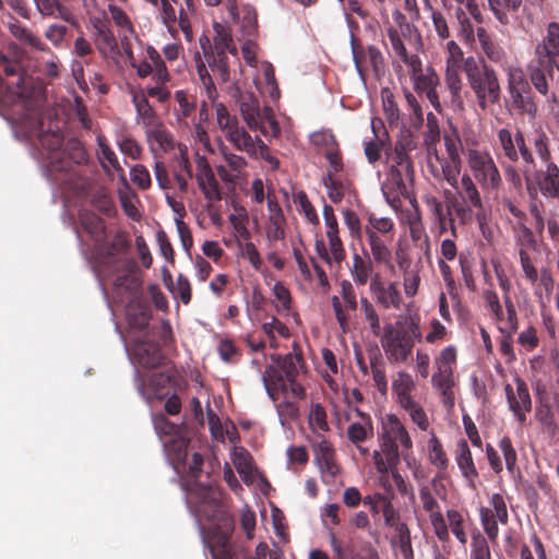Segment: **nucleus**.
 Here are the masks:
<instances>
[{"instance_id": "30", "label": "nucleus", "mask_w": 559, "mask_h": 559, "mask_svg": "<svg viewBox=\"0 0 559 559\" xmlns=\"http://www.w3.org/2000/svg\"><path fill=\"white\" fill-rule=\"evenodd\" d=\"M512 106L521 114L526 115L530 119H535L538 115V105L532 96V91H516L509 93Z\"/></svg>"}, {"instance_id": "19", "label": "nucleus", "mask_w": 559, "mask_h": 559, "mask_svg": "<svg viewBox=\"0 0 559 559\" xmlns=\"http://www.w3.org/2000/svg\"><path fill=\"white\" fill-rule=\"evenodd\" d=\"M388 162L390 163L389 181L399 192H402L406 188L404 180L413 177V162L409 155L395 150L388 153Z\"/></svg>"}, {"instance_id": "50", "label": "nucleus", "mask_w": 559, "mask_h": 559, "mask_svg": "<svg viewBox=\"0 0 559 559\" xmlns=\"http://www.w3.org/2000/svg\"><path fill=\"white\" fill-rule=\"evenodd\" d=\"M397 545L403 559H414L411 531L405 523L397 526Z\"/></svg>"}, {"instance_id": "37", "label": "nucleus", "mask_w": 559, "mask_h": 559, "mask_svg": "<svg viewBox=\"0 0 559 559\" xmlns=\"http://www.w3.org/2000/svg\"><path fill=\"white\" fill-rule=\"evenodd\" d=\"M348 440L354 444L358 445L362 442L373 438L374 429L373 423H356L352 421L346 430Z\"/></svg>"}, {"instance_id": "46", "label": "nucleus", "mask_w": 559, "mask_h": 559, "mask_svg": "<svg viewBox=\"0 0 559 559\" xmlns=\"http://www.w3.org/2000/svg\"><path fill=\"white\" fill-rule=\"evenodd\" d=\"M133 104L136 109L138 117L143 120L145 126L153 127L155 124V114L143 93L133 94Z\"/></svg>"}, {"instance_id": "21", "label": "nucleus", "mask_w": 559, "mask_h": 559, "mask_svg": "<svg viewBox=\"0 0 559 559\" xmlns=\"http://www.w3.org/2000/svg\"><path fill=\"white\" fill-rule=\"evenodd\" d=\"M179 435L180 430L177 427V474L182 473L187 477L199 478L204 462L203 455L188 445L181 450L179 443H185V440H180Z\"/></svg>"}, {"instance_id": "4", "label": "nucleus", "mask_w": 559, "mask_h": 559, "mask_svg": "<svg viewBox=\"0 0 559 559\" xmlns=\"http://www.w3.org/2000/svg\"><path fill=\"white\" fill-rule=\"evenodd\" d=\"M413 449L412 438L395 414H388L381 425L379 450H374L372 459L378 473L388 474L397 467L401 456L407 460Z\"/></svg>"}, {"instance_id": "9", "label": "nucleus", "mask_w": 559, "mask_h": 559, "mask_svg": "<svg viewBox=\"0 0 559 559\" xmlns=\"http://www.w3.org/2000/svg\"><path fill=\"white\" fill-rule=\"evenodd\" d=\"M177 147L179 150V156H177V186L179 189L186 190L187 180L193 176L190 163V153H192L195 160V178L204 198L209 202L221 201L222 192L219 185L206 158L198 152H190L187 146L178 144Z\"/></svg>"}, {"instance_id": "49", "label": "nucleus", "mask_w": 559, "mask_h": 559, "mask_svg": "<svg viewBox=\"0 0 559 559\" xmlns=\"http://www.w3.org/2000/svg\"><path fill=\"white\" fill-rule=\"evenodd\" d=\"M388 37L392 47L393 52L408 67L411 60L419 59L417 55H408L407 49L396 29L390 28L388 31Z\"/></svg>"}, {"instance_id": "59", "label": "nucleus", "mask_w": 559, "mask_h": 559, "mask_svg": "<svg viewBox=\"0 0 559 559\" xmlns=\"http://www.w3.org/2000/svg\"><path fill=\"white\" fill-rule=\"evenodd\" d=\"M210 551L213 559H234L231 546L226 535L218 536L216 545H212Z\"/></svg>"}, {"instance_id": "27", "label": "nucleus", "mask_w": 559, "mask_h": 559, "mask_svg": "<svg viewBox=\"0 0 559 559\" xmlns=\"http://www.w3.org/2000/svg\"><path fill=\"white\" fill-rule=\"evenodd\" d=\"M455 461L462 473V475L473 481L477 476L478 472L473 461L472 452L466 440H459L455 449Z\"/></svg>"}, {"instance_id": "41", "label": "nucleus", "mask_w": 559, "mask_h": 559, "mask_svg": "<svg viewBox=\"0 0 559 559\" xmlns=\"http://www.w3.org/2000/svg\"><path fill=\"white\" fill-rule=\"evenodd\" d=\"M350 273L356 284L366 285L373 273L372 263L364 260L360 255L355 254L353 258V269Z\"/></svg>"}, {"instance_id": "53", "label": "nucleus", "mask_w": 559, "mask_h": 559, "mask_svg": "<svg viewBox=\"0 0 559 559\" xmlns=\"http://www.w3.org/2000/svg\"><path fill=\"white\" fill-rule=\"evenodd\" d=\"M469 559H491L488 542L479 533L472 536Z\"/></svg>"}, {"instance_id": "15", "label": "nucleus", "mask_w": 559, "mask_h": 559, "mask_svg": "<svg viewBox=\"0 0 559 559\" xmlns=\"http://www.w3.org/2000/svg\"><path fill=\"white\" fill-rule=\"evenodd\" d=\"M408 68L415 91L419 94H424L433 108L439 111L441 109L437 93L439 78L436 71L430 67L423 69L420 58L411 60Z\"/></svg>"}, {"instance_id": "32", "label": "nucleus", "mask_w": 559, "mask_h": 559, "mask_svg": "<svg viewBox=\"0 0 559 559\" xmlns=\"http://www.w3.org/2000/svg\"><path fill=\"white\" fill-rule=\"evenodd\" d=\"M37 11L47 17L61 19L66 22H72L71 11L58 0H33Z\"/></svg>"}, {"instance_id": "64", "label": "nucleus", "mask_w": 559, "mask_h": 559, "mask_svg": "<svg viewBox=\"0 0 559 559\" xmlns=\"http://www.w3.org/2000/svg\"><path fill=\"white\" fill-rule=\"evenodd\" d=\"M456 360V350L453 346H448L441 350L435 362L437 369L453 370Z\"/></svg>"}, {"instance_id": "2", "label": "nucleus", "mask_w": 559, "mask_h": 559, "mask_svg": "<svg viewBox=\"0 0 559 559\" xmlns=\"http://www.w3.org/2000/svg\"><path fill=\"white\" fill-rule=\"evenodd\" d=\"M81 225L95 242L97 265L100 272L105 276H115L116 288L129 293L135 292L140 285L135 273L136 264L121 258L128 247L124 237L117 234L110 242H107L104 221L94 214L82 215Z\"/></svg>"}, {"instance_id": "31", "label": "nucleus", "mask_w": 559, "mask_h": 559, "mask_svg": "<svg viewBox=\"0 0 559 559\" xmlns=\"http://www.w3.org/2000/svg\"><path fill=\"white\" fill-rule=\"evenodd\" d=\"M214 37H213V51L214 55H227V52L236 56L237 48L233 41L231 34L227 27L219 23L213 25Z\"/></svg>"}, {"instance_id": "18", "label": "nucleus", "mask_w": 559, "mask_h": 559, "mask_svg": "<svg viewBox=\"0 0 559 559\" xmlns=\"http://www.w3.org/2000/svg\"><path fill=\"white\" fill-rule=\"evenodd\" d=\"M314 462L320 469L322 480L332 483L340 468L335 462V451L332 444L323 437L313 444Z\"/></svg>"}, {"instance_id": "24", "label": "nucleus", "mask_w": 559, "mask_h": 559, "mask_svg": "<svg viewBox=\"0 0 559 559\" xmlns=\"http://www.w3.org/2000/svg\"><path fill=\"white\" fill-rule=\"evenodd\" d=\"M155 431L163 444L164 453L169 465L175 467V424L164 414L153 417Z\"/></svg>"}, {"instance_id": "45", "label": "nucleus", "mask_w": 559, "mask_h": 559, "mask_svg": "<svg viewBox=\"0 0 559 559\" xmlns=\"http://www.w3.org/2000/svg\"><path fill=\"white\" fill-rule=\"evenodd\" d=\"M207 63L215 79H219L222 82H227L229 80L227 55L211 53L207 57Z\"/></svg>"}, {"instance_id": "29", "label": "nucleus", "mask_w": 559, "mask_h": 559, "mask_svg": "<svg viewBox=\"0 0 559 559\" xmlns=\"http://www.w3.org/2000/svg\"><path fill=\"white\" fill-rule=\"evenodd\" d=\"M8 28L12 36L22 44H25L38 51L49 50L46 44L43 43L38 36L34 35L31 29L22 25L17 20L12 19V22L8 24Z\"/></svg>"}, {"instance_id": "28", "label": "nucleus", "mask_w": 559, "mask_h": 559, "mask_svg": "<svg viewBox=\"0 0 559 559\" xmlns=\"http://www.w3.org/2000/svg\"><path fill=\"white\" fill-rule=\"evenodd\" d=\"M416 384L413 377L405 372L399 371L392 381V392L395 402L401 405L407 401L413 400L412 392L415 390Z\"/></svg>"}, {"instance_id": "47", "label": "nucleus", "mask_w": 559, "mask_h": 559, "mask_svg": "<svg viewBox=\"0 0 559 559\" xmlns=\"http://www.w3.org/2000/svg\"><path fill=\"white\" fill-rule=\"evenodd\" d=\"M285 224L284 217H267L265 233L270 246L275 247V242L285 239Z\"/></svg>"}, {"instance_id": "54", "label": "nucleus", "mask_w": 559, "mask_h": 559, "mask_svg": "<svg viewBox=\"0 0 559 559\" xmlns=\"http://www.w3.org/2000/svg\"><path fill=\"white\" fill-rule=\"evenodd\" d=\"M533 145L536 154L544 164L551 163L549 140L547 134L542 129L535 131Z\"/></svg>"}, {"instance_id": "13", "label": "nucleus", "mask_w": 559, "mask_h": 559, "mask_svg": "<svg viewBox=\"0 0 559 559\" xmlns=\"http://www.w3.org/2000/svg\"><path fill=\"white\" fill-rule=\"evenodd\" d=\"M526 190L531 198H537L540 192L546 198H559V167L554 163L545 164V168L538 171L523 169Z\"/></svg>"}, {"instance_id": "60", "label": "nucleus", "mask_w": 559, "mask_h": 559, "mask_svg": "<svg viewBox=\"0 0 559 559\" xmlns=\"http://www.w3.org/2000/svg\"><path fill=\"white\" fill-rule=\"evenodd\" d=\"M427 8L431 13V20L433 23V27L436 33L441 39H447L450 36V31L448 26V22L442 12L435 10L430 3L426 2Z\"/></svg>"}, {"instance_id": "51", "label": "nucleus", "mask_w": 559, "mask_h": 559, "mask_svg": "<svg viewBox=\"0 0 559 559\" xmlns=\"http://www.w3.org/2000/svg\"><path fill=\"white\" fill-rule=\"evenodd\" d=\"M360 309L364 312L366 321L369 323L373 335L378 336L381 331L380 318L374 306L366 297L360 298Z\"/></svg>"}, {"instance_id": "23", "label": "nucleus", "mask_w": 559, "mask_h": 559, "mask_svg": "<svg viewBox=\"0 0 559 559\" xmlns=\"http://www.w3.org/2000/svg\"><path fill=\"white\" fill-rule=\"evenodd\" d=\"M506 394L510 409L518 420L523 424L526 420V413L531 411L532 401L526 383L516 379V391L510 384L506 385Z\"/></svg>"}, {"instance_id": "57", "label": "nucleus", "mask_w": 559, "mask_h": 559, "mask_svg": "<svg viewBox=\"0 0 559 559\" xmlns=\"http://www.w3.org/2000/svg\"><path fill=\"white\" fill-rule=\"evenodd\" d=\"M219 358L228 364L238 361L240 352L229 338H222L217 346Z\"/></svg>"}, {"instance_id": "10", "label": "nucleus", "mask_w": 559, "mask_h": 559, "mask_svg": "<svg viewBox=\"0 0 559 559\" xmlns=\"http://www.w3.org/2000/svg\"><path fill=\"white\" fill-rule=\"evenodd\" d=\"M127 55L131 67L136 69V73L140 78H146L153 74V80L156 82V85L147 88V96L157 98L160 103L168 99L170 97V91L165 90L163 85L170 80V75L158 51L154 47L148 46L145 58L139 63L131 50H127Z\"/></svg>"}, {"instance_id": "11", "label": "nucleus", "mask_w": 559, "mask_h": 559, "mask_svg": "<svg viewBox=\"0 0 559 559\" xmlns=\"http://www.w3.org/2000/svg\"><path fill=\"white\" fill-rule=\"evenodd\" d=\"M416 330L414 324L407 330L400 322L384 326L381 346L391 362H405L408 359L415 345L414 337H420Z\"/></svg>"}, {"instance_id": "63", "label": "nucleus", "mask_w": 559, "mask_h": 559, "mask_svg": "<svg viewBox=\"0 0 559 559\" xmlns=\"http://www.w3.org/2000/svg\"><path fill=\"white\" fill-rule=\"evenodd\" d=\"M309 423L310 425L320 431H328L329 425L326 421V414L324 408L320 404H316L312 406L309 414Z\"/></svg>"}, {"instance_id": "43", "label": "nucleus", "mask_w": 559, "mask_h": 559, "mask_svg": "<svg viewBox=\"0 0 559 559\" xmlns=\"http://www.w3.org/2000/svg\"><path fill=\"white\" fill-rule=\"evenodd\" d=\"M437 162L440 163L441 173L447 182L454 189H459V176L461 173V160H443L440 159L437 153H433Z\"/></svg>"}, {"instance_id": "35", "label": "nucleus", "mask_w": 559, "mask_h": 559, "mask_svg": "<svg viewBox=\"0 0 559 559\" xmlns=\"http://www.w3.org/2000/svg\"><path fill=\"white\" fill-rule=\"evenodd\" d=\"M365 233L374 261L378 263H386L391 258V251L385 237L377 235L371 230H365Z\"/></svg>"}, {"instance_id": "61", "label": "nucleus", "mask_w": 559, "mask_h": 559, "mask_svg": "<svg viewBox=\"0 0 559 559\" xmlns=\"http://www.w3.org/2000/svg\"><path fill=\"white\" fill-rule=\"evenodd\" d=\"M280 423L285 426L290 420H294L299 415L298 406L290 401H284L276 406Z\"/></svg>"}, {"instance_id": "12", "label": "nucleus", "mask_w": 559, "mask_h": 559, "mask_svg": "<svg viewBox=\"0 0 559 559\" xmlns=\"http://www.w3.org/2000/svg\"><path fill=\"white\" fill-rule=\"evenodd\" d=\"M466 162L473 177L483 190L493 191L500 188L502 178L492 156L488 152L469 148L466 152Z\"/></svg>"}, {"instance_id": "26", "label": "nucleus", "mask_w": 559, "mask_h": 559, "mask_svg": "<svg viewBox=\"0 0 559 559\" xmlns=\"http://www.w3.org/2000/svg\"><path fill=\"white\" fill-rule=\"evenodd\" d=\"M326 237L329 239V249L323 241H317L316 248L318 253L330 265L333 263L341 264L345 259V250L337 233L326 231Z\"/></svg>"}, {"instance_id": "33", "label": "nucleus", "mask_w": 559, "mask_h": 559, "mask_svg": "<svg viewBox=\"0 0 559 559\" xmlns=\"http://www.w3.org/2000/svg\"><path fill=\"white\" fill-rule=\"evenodd\" d=\"M231 461L241 479L246 484H251L253 481V465L249 452L243 448H235Z\"/></svg>"}, {"instance_id": "8", "label": "nucleus", "mask_w": 559, "mask_h": 559, "mask_svg": "<svg viewBox=\"0 0 559 559\" xmlns=\"http://www.w3.org/2000/svg\"><path fill=\"white\" fill-rule=\"evenodd\" d=\"M463 71L481 110H487L500 102L501 86L498 74L484 59L467 57Z\"/></svg>"}, {"instance_id": "25", "label": "nucleus", "mask_w": 559, "mask_h": 559, "mask_svg": "<svg viewBox=\"0 0 559 559\" xmlns=\"http://www.w3.org/2000/svg\"><path fill=\"white\" fill-rule=\"evenodd\" d=\"M476 36L483 53L490 62L499 64L502 68L503 66L508 64V56L506 50L491 38V36L484 27L477 28Z\"/></svg>"}, {"instance_id": "20", "label": "nucleus", "mask_w": 559, "mask_h": 559, "mask_svg": "<svg viewBox=\"0 0 559 559\" xmlns=\"http://www.w3.org/2000/svg\"><path fill=\"white\" fill-rule=\"evenodd\" d=\"M0 70L8 76H17L16 82L8 83V88H12V92L15 93L19 98L28 100L34 97L36 91L33 87L29 88L32 78L22 72L20 63L2 57L0 59Z\"/></svg>"}, {"instance_id": "14", "label": "nucleus", "mask_w": 559, "mask_h": 559, "mask_svg": "<svg viewBox=\"0 0 559 559\" xmlns=\"http://www.w3.org/2000/svg\"><path fill=\"white\" fill-rule=\"evenodd\" d=\"M534 59L527 66L528 80L534 88L545 97L544 108L556 119H559V102L556 93L550 91L549 80H552L554 70Z\"/></svg>"}, {"instance_id": "44", "label": "nucleus", "mask_w": 559, "mask_h": 559, "mask_svg": "<svg viewBox=\"0 0 559 559\" xmlns=\"http://www.w3.org/2000/svg\"><path fill=\"white\" fill-rule=\"evenodd\" d=\"M447 519L449 522L448 530L453 533L456 539L465 545L467 543V535L464 530V518L462 513L455 509H449L447 511Z\"/></svg>"}, {"instance_id": "55", "label": "nucleus", "mask_w": 559, "mask_h": 559, "mask_svg": "<svg viewBox=\"0 0 559 559\" xmlns=\"http://www.w3.org/2000/svg\"><path fill=\"white\" fill-rule=\"evenodd\" d=\"M394 227L393 221L389 217H378L370 214L365 230H371L377 235L385 237Z\"/></svg>"}, {"instance_id": "58", "label": "nucleus", "mask_w": 559, "mask_h": 559, "mask_svg": "<svg viewBox=\"0 0 559 559\" xmlns=\"http://www.w3.org/2000/svg\"><path fill=\"white\" fill-rule=\"evenodd\" d=\"M294 202L299 206V211L304 213L310 223L319 224V216L317 215V212L310 203L305 191H298L295 194Z\"/></svg>"}, {"instance_id": "17", "label": "nucleus", "mask_w": 559, "mask_h": 559, "mask_svg": "<svg viewBox=\"0 0 559 559\" xmlns=\"http://www.w3.org/2000/svg\"><path fill=\"white\" fill-rule=\"evenodd\" d=\"M419 499L423 509L429 513V520L433 532L440 542L449 540V530L444 516L440 511V506L433 497L431 489L428 485L419 487Z\"/></svg>"}, {"instance_id": "42", "label": "nucleus", "mask_w": 559, "mask_h": 559, "mask_svg": "<svg viewBox=\"0 0 559 559\" xmlns=\"http://www.w3.org/2000/svg\"><path fill=\"white\" fill-rule=\"evenodd\" d=\"M428 455L429 461L436 467L440 469H445L448 467L449 460L447 454L443 451L440 440L433 432H431L430 439L428 441Z\"/></svg>"}, {"instance_id": "56", "label": "nucleus", "mask_w": 559, "mask_h": 559, "mask_svg": "<svg viewBox=\"0 0 559 559\" xmlns=\"http://www.w3.org/2000/svg\"><path fill=\"white\" fill-rule=\"evenodd\" d=\"M459 68L447 67L445 71V85L449 90L452 100H459L462 91V80L457 71Z\"/></svg>"}, {"instance_id": "40", "label": "nucleus", "mask_w": 559, "mask_h": 559, "mask_svg": "<svg viewBox=\"0 0 559 559\" xmlns=\"http://www.w3.org/2000/svg\"><path fill=\"white\" fill-rule=\"evenodd\" d=\"M412 419V421L423 431H426L429 427L428 416L423 406L415 400L407 401L400 405Z\"/></svg>"}, {"instance_id": "38", "label": "nucleus", "mask_w": 559, "mask_h": 559, "mask_svg": "<svg viewBox=\"0 0 559 559\" xmlns=\"http://www.w3.org/2000/svg\"><path fill=\"white\" fill-rule=\"evenodd\" d=\"M409 234L411 238L418 242L420 248L424 249L425 254L428 255L430 252V240L428 235L425 231V228L421 223L420 215L418 210H415V214L409 217Z\"/></svg>"}, {"instance_id": "6", "label": "nucleus", "mask_w": 559, "mask_h": 559, "mask_svg": "<svg viewBox=\"0 0 559 559\" xmlns=\"http://www.w3.org/2000/svg\"><path fill=\"white\" fill-rule=\"evenodd\" d=\"M272 364L269 365L263 374L262 381L267 395L276 401L280 393L285 396H293L296 399L305 397V389L297 381L300 371L304 368L302 358L295 353H288L284 356L272 355Z\"/></svg>"}, {"instance_id": "48", "label": "nucleus", "mask_w": 559, "mask_h": 559, "mask_svg": "<svg viewBox=\"0 0 559 559\" xmlns=\"http://www.w3.org/2000/svg\"><path fill=\"white\" fill-rule=\"evenodd\" d=\"M498 142L503 152V155L511 162L519 160V153L516 150L515 135L513 136L510 130L503 128L498 131Z\"/></svg>"}, {"instance_id": "62", "label": "nucleus", "mask_w": 559, "mask_h": 559, "mask_svg": "<svg viewBox=\"0 0 559 559\" xmlns=\"http://www.w3.org/2000/svg\"><path fill=\"white\" fill-rule=\"evenodd\" d=\"M455 190L465 204H469L475 209H483L481 197L476 185Z\"/></svg>"}, {"instance_id": "34", "label": "nucleus", "mask_w": 559, "mask_h": 559, "mask_svg": "<svg viewBox=\"0 0 559 559\" xmlns=\"http://www.w3.org/2000/svg\"><path fill=\"white\" fill-rule=\"evenodd\" d=\"M431 383L432 386L442 394L444 397V403L453 405V370L437 369V371L431 377Z\"/></svg>"}, {"instance_id": "16", "label": "nucleus", "mask_w": 559, "mask_h": 559, "mask_svg": "<svg viewBox=\"0 0 559 559\" xmlns=\"http://www.w3.org/2000/svg\"><path fill=\"white\" fill-rule=\"evenodd\" d=\"M534 56L542 64L559 70V23L548 24L546 35L535 47Z\"/></svg>"}, {"instance_id": "52", "label": "nucleus", "mask_w": 559, "mask_h": 559, "mask_svg": "<svg viewBox=\"0 0 559 559\" xmlns=\"http://www.w3.org/2000/svg\"><path fill=\"white\" fill-rule=\"evenodd\" d=\"M480 511H490L492 518H496L501 524L508 523L507 504L500 493H493L490 499V508H481Z\"/></svg>"}, {"instance_id": "22", "label": "nucleus", "mask_w": 559, "mask_h": 559, "mask_svg": "<svg viewBox=\"0 0 559 559\" xmlns=\"http://www.w3.org/2000/svg\"><path fill=\"white\" fill-rule=\"evenodd\" d=\"M370 292L376 302L383 309H400L402 305V295L397 283L391 282L384 284L377 274L370 283Z\"/></svg>"}, {"instance_id": "1", "label": "nucleus", "mask_w": 559, "mask_h": 559, "mask_svg": "<svg viewBox=\"0 0 559 559\" xmlns=\"http://www.w3.org/2000/svg\"><path fill=\"white\" fill-rule=\"evenodd\" d=\"M229 94L237 104L246 127L240 126L238 118L225 105L216 104V120L224 138L235 150L245 152L251 158H260L271 170H277L278 158L259 135L252 136L249 132H260L266 139L280 138L281 127L273 109L270 106L262 107L253 93L242 92L237 85L230 87Z\"/></svg>"}, {"instance_id": "3", "label": "nucleus", "mask_w": 559, "mask_h": 559, "mask_svg": "<svg viewBox=\"0 0 559 559\" xmlns=\"http://www.w3.org/2000/svg\"><path fill=\"white\" fill-rule=\"evenodd\" d=\"M26 126L32 134L38 135L40 145L47 151V168L53 180L71 183L79 175L78 168L87 162L83 144L76 139H70L64 144L60 132H41L43 120L37 110L29 114Z\"/></svg>"}, {"instance_id": "5", "label": "nucleus", "mask_w": 559, "mask_h": 559, "mask_svg": "<svg viewBox=\"0 0 559 559\" xmlns=\"http://www.w3.org/2000/svg\"><path fill=\"white\" fill-rule=\"evenodd\" d=\"M133 356L144 368H165L152 374L150 386L156 400L166 399V413L175 415V367L171 361L166 362L159 346L151 342L136 343L133 347Z\"/></svg>"}, {"instance_id": "39", "label": "nucleus", "mask_w": 559, "mask_h": 559, "mask_svg": "<svg viewBox=\"0 0 559 559\" xmlns=\"http://www.w3.org/2000/svg\"><path fill=\"white\" fill-rule=\"evenodd\" d=\"M147 136L152 145L157 144L163 152L171 151L175 147L171 133L162 124H154Z\"/></svg>"}, {"instance_id": "7", "label": "nucleus", "mask_w": 559, "mask_h": 559, "mask_svg": "<svg viewBox=\"0 0 559 559\" xmlns=\"http://www.w3.org/2000/svg\"><path fill=\"white\" fill-rule=\"evenodd\" d=\"M183 478L181 488L186 492V502L198 515L216 523L218 526L228 527L231 519L222 501V492L215 487L198 483V478Z\"/></svg>"}, {"instance_id": "36", "label": "nucleus", "mask_w": 559, "mask_h": 559, "mask_svg": "<svg viewBox=\"0 0 559 559\" xmlns=\"http://www.w3.org/2000/svg\"><path fill=\"white\" fill-rule=\"evenodd\" d=\"M503 71L507 75V90L508 93H514L516 91L530 90V83L525 78L524 71L514 64L503 66Z\"/></svg>"}]
</instances>
